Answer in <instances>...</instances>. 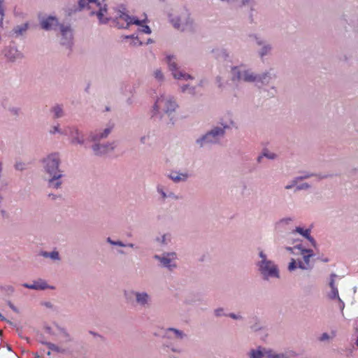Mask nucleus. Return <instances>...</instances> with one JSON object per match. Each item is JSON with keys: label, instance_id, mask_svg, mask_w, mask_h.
<instances>
[{"label": "nucleus", "instance_id": "nucleus-11", "mask_svg": "<svg viewBox=\"0 0 358 358\" xmlns=\"http://www.w3.org/2000/svg\"><path fill=\"white\" fill-rule=\"evenodd\" d=\"M153 258L157 260L161 266L173 271L177 267L176 260L177 259V254L175 252H164L162 255H155Z\"/></svg>", "mask_w": 358, "mask_h": 358}, {"label": "nucleus", "instance_id": "nucleus-2", "mask_svg": "<svg viewBox=\"0 0 358 358\" xmlns=\"http://www.w3.org/2000/svg\"><path fill=\"white\" fill-rule=\"evenodd\" d=\"M178 108L175 98L170 94H162L157 98L151 111L154 120L164 122L166 124L173 125L175 118L173 113Z\"/></svg>", "mask_w": 358, "mask_h": 358}, {"label": "nucleus", "instance_id": "nucleus-61", "mask_svg": "<svg viewBox=\"0 0 358 358\" xmlns=\"http://www.w3.org/2000/svg\"><path fill=\"white\" fill-rule=\"evenodd\" d=\"M306 239L310 243L311 245L315 248H317V244L313 236L310 234L306 238Z\"/></svg>", "mask_w": 358, "mask_h": 358}, {"label": "nucleus", "instance_id": "nucleus-18", "mask_svg": "<svg viewBox=\"0 0 358 358\" xmlns=\"http://www.w3.org/2000/svg\"><path fill=\"white\" fill-rule=\"evenodd\" d=\"M38 19L41 29L45 31L55 29V27H59V24H61L55 16H40Z\"/></svg>", "mask_w": 358, "mask_h": 358}, {"label": "nucleus", "instance_id": "nucleus-45", "mask_svg": "<svg viewBox=\"0 0 358 358\" xmlns=\"http://www.w3.org/2000/svg\"><path fill=\"white\" fill-rule=\"evenodd\" d=\"M8 110L11 115H15V116H19L21 113V108L19 107L13 106V107L8 108Z\"/></svg>", "mask_w": 358, "mask_h": 358}, {"label": "nucleus", "instance_id": "nucleus-22", "mask_svg": "<svg viewBox=\"0 0 358 358\" xmlns=\"http://www.w3.org/2000/svg\"><path fill=\"white\" fill-rule=\"evenodd\" d=\"M269 348H266L262 346H258L255 348L250 349L248 353V358H267V353Z\"/></svg>", "mask_w": 358, "mask_h": 358}, {"label": "nucleus", "instance_id": "nucleus-8", "mask_svg": "<svg viewBox=\"0 0 358 358\" xmlns=\"http://www.w3.org/2000/svg\"><path fill=\"white\" fill-rule=\"evenodd\" d=\"M249 38L255 42L256 45L259 48L257 50V55L262 60L266 56H269L272 54L273 50V46L271 43L265 40L258 34H250Z\"/></svg>", "mask_w": 358, "mask_h": 358}, {"label": "nucleus", "instance_id": "nucleus-20", "mask_svg": "<svg viewBox=\"0 0 358 358\" xmlns=\"http://www.w3.org/2000/svg\"><path fill=\"white\" fill-rule=\"evenodd\" d=\"M131 16L128 14L120 12L118 16L113 20L115 27L118 29H125L130 25L129 21H131Z\"/></svg>", "mask_w": 358, "mask_h": 358}, {"label": "nucleus", "instance_id": "nucleus-50", "mask_svg": "<svg viewBox=\"0 0 358 358\" xmlns=\"http://www.w3.org/2000/svg\"><path fill=\"white\" fill-rule=\"evenodd\" d=\"M96 6L99 7V10L97 12H101L103 15L107 13L108 7L106 3L102 5L100 2H97Z\"/></svg>", "mask_w": 358, "mask_h": 358}, {"label": "nucleus", "instance_id": "nucleus-16", "mask_svg": "<svg viewBox=\"0 0 358 358\" xmlns=\"http://www.w3.org/2000/svg\"><path fill=\"white\" fill-rule=\"evenodd\" d=\"M2 53L6 59L10 62H14L24 57L23 54L18 50L15 43L13 41L4 47Z\"/></svg>", "mask_w": 358, "mask_h": 358}, {"label": "nucleus", "instance_id": "nucleus-13", "mask_svg": "<svg viewBox=\"0 0 358 358\" xmlns=\"http://www.w3.org/2000/svg\"><path fill=\"white\" fill-rule=\"evenodd\" d=\"M61 34L60 44L66 48L71 49L73 44V30L70 25L59 24Z\"/></svg>", "mask_w": 358, "mask_h": 358}, {"label": "nucleus", "instance_id": "nucleus-53", "mask_svg": "<svg viewBox=\"0 0 358 358\" xmlns=\"http://www.w3.org/2000/svg\"><path fill=\"white\" fill-rule=\"evenodd\" d=\"M227 317L236 320H243V317L240 314H236L234 313H229L227 315Z\"/></svg>", "mask_w": 358, "mask_h": 358}, {"label": "nucleus", "instance_id": "nucleus-7", "mask_svg": "<svg viewBox=\"0 0 358 358\" xmlns=\"http://www.w3.org/2000/svg\"><path fill=\"white\" fill-rule=\"evenodd\" d=\"M168 18L173 27L178 30L185 31L194 25V20L187 10L180 15L169 13Z\"/></svg>", "mask_w": 358, "mask_h": 358}, {"label": "nucleus", "instance_id": "nucleus-30", "mask_svg": "<svg viewBox=\"0 0 358 358\" xmlns=\"http://www.w3.org/2000/svg\"><path fill=\"white\" fill-rule=\"evenodd\" d=\"M249 7V11L248 15V20L250 24H255V13L257 11L256 9V3L252 5L248 6Z\"/></svg>", "mask_w": 358, "mask_h": 358}, {"label": "nucleus", "instance_id": "nucleus-25", "mask_svg": "<svg viewBox=\"0 0 358 358\" xmlns=\"http://www.w3.org/2000/svg\"><path fill=\"white\" fill-rule=\"evenodd\" d=\"M29 28V23L25 22L20 25H17L13 27L12 32L15 37L17 38L19 36H23L28 29Z\"/></svg>", "mask_w": 358, "mask_h": 358}, {"label": "nucleus", "instance_id": "nucleus-21", "mask_svg": "<svg viewBox=\"0 0 358 358\" xmlns=\"http://www.w3.org/2000/svg\"><path fill=\"white\" fill-rule=\"evenodd\" d=\"M167 177L175 183L185 182L190 177V174L187 172H180L179 171H171Z\"/></svg>", "mask_w": 358, "mask_h": 358}, {"label": "nucleus", "instance_id": "nucleus-23", "mask_svg": "<svg viewBox=\"0 0 358 358\" xmlns=\"http://www.w3.org/2000/svg\"><path fill=\"white\" fill-rule=\"evenodd\" d=\"M64 176V173H59L57 176H49L47 180L48 187L49 188L58 189L61 188L62 185V178Z\"/></svg>", "mask_w": 358, "mask_h": 358}, {"label": "nucleus", "instance_id": "nucleus-12", "mask_svg": "<svg viewBox=\"0 0 358 358\" xmlns=\"http://www.w3.org/2000/svg\"><path fill=\"white\" fill-rule=\"evenodd\" d=\"M66 135L70 138L71 143L73 145H85L86 140L83 132L79 129L78 126L71 125L66 128Z\"/></svg>", "mask_w": 358, "mask_h": 358}, {"label": "nucleus", "instance_id": "nucleus-46", "mask_svg": "<svg viewBox=\"0 0 358 358\" xmlns=\"http://www.w3.org/2000/svg\"><path fill=\"white\" fill-rule=\"evenodd\" d=\"M214 315L217 317H220L222 316H227V313H224V309L223 308H217L214 310Z\"/></svg>", "mask_w": 358, "mask_h": 358}, {"label": "nucleus", "instance_id": "nucleus-52", "mask_svg": "<svg viewBox=\"0 0 358 358\" xmlns=\"http://www.w3.org/2000/svg\"><path fill=\"white\" fill-rule=\"evenodd\" d=\"M59 329L61 334L66 339V341H70L71 340L70 335L64 328L59 327Z\"/></svg>", "mask_w": 358, "mask_h": 358}, {"label": "nucleus", "instance_id": "nucleus-57", "mask_svg": "<svg viewBox=\"0 0 358 358\" xmlns=\"http://www.w3.org/2000/svg\"><path fill=\"white\" fill-rule=\"evenodd\" d=\"M297 268V263L294 259H292L288 266V270L292 271Z\"/></svg>", "mask_w": 358, "mask_h": 358}, {"label": "nucleus", "instance_id": "nucleus-43", "mask_svg": "<svg viewBox=\"0 0 358 358\" xmlns=\"http://www.w3.org/2000/svg\"><path fill=\"white\" fill-rule=\"evenodd\" d=\"M78 12H80V10H78V8L76 7V5H73V6H71V7H68L66 9V13L68 16H71L72 15H73Z\"/></svg>", "mask_w": 358, "mask_h": 358}, {"label": "nucleus", "instance_id": "nucleus-42", "mask_svg": "<svg viewBox=\"0 0 358 358\" xmlns=\"http://www.w3.org/2000/svg\"><path fill=\"white\" fill-rule=\"evenodd\" d=\"M78 6L76 7L78 8V10L81 11L83 9L85 8H88V2L87 0H78Z\"/></svg>", "mask_w": 358, "mask_h": 358}, {"label": "nucleus", "instance_id": "nucleus-14", "mask_svg": "<svg viewBox=\"0 0 358 358\" xmlns=\"http://www.w3.org/2000/svg\"><path fill=\"white\" fill-rule=\"evenodd\" d=\"M275 77V74H272L268 71L262 73H255L252 71L250 83H255L258 88H261L263 86L268 85L271 80Z\"/></svg>", "mask_w": 358, "mask_h": 358}, {"label": "nucleus", "instance_id": "nucleus-1", "mask_svg": "<svg viewBox=\"0 0 358 358\" xmlns=\"http://www.w3.org/2000/svg\"><path fill=\"white\" fill-rule=\"evenodd\" d=\"M235 125L231 118L227 120L220 117L215 124L213 125L206 133L201 135L195 141L199 148L220 144L226 136L227 132Z\"/></svg>", "mask_w": 358, "mask_h": 358}, {"label": "nucleus", "instance_id": "nucleus-51", "mask_svg": "<svg viewBox=\"0 0 358 358\" xmlns=\"http://www.w3.org/2000/svg\"><path fill=\"white\" fill-rule=\"evenodd\" d=\"M125 38H131V39H134V45H142V42L139 41L138 36H135L134 34H131V35H128V36H124Z\"/></svg>", "mask_w": 358, "mask_h": 358}, {"label": "nucleus", "instance_id": "nucleus-58", "mask_svg": "<svg viewBox=\"0 0 358 358\" xmlns=\"http://www.w3.org/2000/svg\"><path fill=\"white\" fill-rule=\"evenodd\" d=\"M0 217L1 218H8V212L3 208L2 203H0Z\"/></svg>", "mask_w": 358, "mask_h": 358}, {"label": "nucleus", "instance_id": "nucleus-33", "mask_svg": "<svg viewBox=\"0 0 358 358\" xmlns=\"http://www.w3.org/2000/svg\"><path fill=\"white\" fill-rule=\"evenodd\" d=\"M295 232L299 234L303 237L306 238L310 234L311 230L310 229H303L301 227H296L293 231V233Z\"/></svg>", "mask_w": 358, "mask_h": 358}, {"label": "nucleus", "instance_id": "nucleus-63", "mask_svg": "<svg viewBox=\"0 0 358 358\" xmlns=\"http://www.w3.org/2000/svg\"><path fill=\"white\" fill-rule=\"evenodd\" d=\"M292 221V217H285L280 220V223L282 224H289Z\"/></svg>", "mask_w": 358, "mask_h": 358}, {"label": "nucleus", "instance_id": "nucleus-3", "mask_svg": "<svg viewBox=\"0 0 358 358\" xmlns=\"http://www.w3.org/2000/svg\"><path fill=\"white\" fill-rule=\"evenodd\" d=\"M162 338L164 340L162 344L164 350L167 352L181 354L184 350L180 343L186 340L188 336L182 330L169 327L163 329Z\"/></svg>", "mask_w": 358, "mask_h": 358}, {"label": "nucleus", "instance_id": "nucleus-54", "mask_svg": "<svg viewBox=\"0 0 358 358\" xmlns=\"http://www.w3.org/2000/svg\"><path fill=\"white\" fill-rule=\"evenodd\" d=\"M139 31L147 34H150L151 33L150 27L146 24H142L140 26Z\"/></svg>", "mask_w": 358, "mask_h": 358}, {"label": "nucleus", "instance_id": "nucleus-26", "mask_svg": "<svg viewBox=\"0 0 358 358\" xmlns=\"http://www.w3.org/2000/svg\"><path fill=\"white\" fill-rule=\"evenodd\" d=\"M212 53L217 59L227 60L229 57V53L225 48H215Z\"/></svg>", "mask_w": 358, "mask_h": 358}, {"label": "nucleus", "instance_id": "nucleus-40", "mask_svg": "<svg viewBox=\"0 0 358 358\" xmlns=\"http://www.w3.org/2000/svg\"><path fill=\"white\" fill-rule=\"evenodd\" d=\"M262 156L268 159H275L277 157L276 154L269 152L268 150H264L262 152Z\"/></svg>", "mask_w": 358, "mask_h": 358}, {"label": "nucleus", "instance_id": "nucleus-29", "mask_svg": "<svg viewBox=\"0 0 358 358\" xmlns=\"http://www.w3.org/2000/svg\"><path fill=\"white\" fill-rule=\"evenodd\" d=\"M39 255L41 257H43L45 258H50L52 260H54V261H59L60 260L59 254L56 250H53L52 252L41 251L39 252Z\"/></svg>", "mask_w": 358, "mask_h": 358}, {"label": "nucleus", "instance_id": "nucleus-19", "mask_svg": "<svg viewBox=\"0 0 358 358\" xmlns=\"http://www.w3.org/2000/svg\"><path fill=\"white\" fill-rule=\"evenodd\" d=\"M22 286L25 288L34 290H45L46 289H54L53 286H50L47 283V282L42 278H38L36 280H34L32 284L23 283Z\"/></svg>", "mask_w": 358, "mask_h": 358}, {"label": "nucleus", "instance_id": "nucleus-48", "mask_svg": "<svg viewBox=\"0 0 358 358\" xmlns=\"http://www.w3.org/2000/svg\"><path fill=\"white\" fill-rule=\"evenodd\" d=\"M255 3V0H239V6L246 7Z\"/></svg>", "mask_w": 358, "mask_h": 358}, {"label": "nucleus", "instance_id": "nucleus-47", "mask_svg": "<svg viewBox=\"0 0 358 358\" xmlns=\"http://www.w3.org/2000/svg\"><path fill=\"white\" fill-rule=\"evenodd\" d=\"M298 182V179H296V177H294L287 185H285V189H291L295 187Z\"/></svg>", "mask_w": 358, "mask_h": 358}, {"label": "nucleus", "instance_id": "nucleus-55", "mask_svg": "<svg viewBox=\"0 0 358 358\" xmlns=\"http://www.w3.org/2000/svg\"><path fill=\"white\" fill-rule=\"evenodd\" d=\"M297 267L302 270H310L313 268L312 266H307L304 262L301 261L298 262Z\"/></svg>", "mask_w": 358, "mask_h": 358}, {"label": "nucleus", "instance_id": "nucleus-39", "mask_svg": "<svg viewBox=\"0 0 358 358\" xmlns=\"http://www.w3.org/2000/svg\"><path fill=\"white\" fill-rule=\"evenodd\" d=\"M107 243L112 245L125 247V243L120 241H113L111 238L108 237L106 239Z\"/></svg>", "mask_w": 358, "mask_h": 358}, {"label": "nucleus", "instance_id": "nucleus-49", "mask_svg": "<svg viewBox=\"0 0 358 358\" xmlns=\"http://www.w3.org/2000/svg\"><path fill=\"white\" fill-rule=\"evenodd\" d=\"M310 188V185L307 182H303L296 186L295 191L306 190Z\"/></svg>", "mask_w": 358, "mask_h": 358}, {"label": "nucleus", "instance_id": "nucleus-59", "mask_svg": "<svg viewBox=\"0 0 358 358\" xmlns=\"http://www.w3.org/2000/svg\"><path fill=\"white\" fill-rule=\"evenodd\" d=\"M0 217L1 218H8V212L3 208L2 203H0Z\"/></svg>", "mask_w": 358, "mask_h": 358}, {"label": "nucleus", "instance_id": "nucleus-15", "mask_svg": "<svg viewBox=\"0 0 358 358\" xmlns=\"http://www.w3.org/2000/svg\"><path fill=\"white\" fill-rule=\"evenodd\" d=\"M114 128V124H108L103 129H96L91 131L89 134V141L93 143H99L101 140L106 139L110 134Z\"/></svg>", "mask_w": 358, "mask_h": 358}, {"label": "nucleus", "instance_id": "nucleus-32", "mask_svg": "<svg viewBox=\"0 0 358 358\" xmlns=\"http://www.w3.org/2000/svg\"><path fill=\"white\" fill-rule=\"evenodd\" d=\"M90 15H96L100 24H106L109 22L110 19V17H104V15L101 12L92 11Z\"/></svg>", "mask_w": 358, "mask_h": 358}, {"label": "nucleus", "instance_id": "nucleus-37", "mask_svg": "<svg viewBox=\"0 0 358 358\" xmlns=\"http://www.w3.org/2000/svg\"><path fill=\"white\" fill-rule=\"evenodd\" d=\"M14 168L17 171H23L27 169V164L22 162H16L14 164Z\"/></svg>", "mask_w": 358, "mask_h": 358}, {"label": "nucleus", "instance_id": "nucleus-56", "mask_svg": "<svg viewBox=\"0 0 358 358\" xmlns=\"http://www.w3.org/2000/svg\"><path fill=\"white\" fill-rule=\"evenodd\" d=\"M336 277H337V275L335 273H331L330 275L329 286H330L331 289L337 288V287L335 285V278Z\"/></svg>", "mask_w": 358, "mask_h": 358}, {"label": "nucleus", "instance_id": "nucleus-36", "mask_svg": "<svg viewBox=\"0 0 358 358\" xmlns=\"http://www.w3.org/2000/svg\"><path fill=\"white\" fill-rule=\"evenodd\" d=\"M154 77L158 82H163L164 80V76L159 69L154 71Z\"/></svg>", "mask_w": 358, "mask_h": 358}, {"label": "nucleus", "instance_id": "nucleus-28", "mask_svg": "<svg viewBox=\"0 0 358 358\" xmlns=\"http://www.w3.org/2000/svg\"><path fill=\"white\" fill-rule=\"evenodd\" d=\"M155 241L160 245H167L171 241V234L169 233L164 234L161 236H157L155 238Z\"/></svg>", "mask_w": 358, "mask_h": 358}, {"label": "nucleus", "instance_id": "nucleus-6", "mask_svg": "<svg viewBox=\"0 0 358 358\" xmlns=\"http://www.w3.org/2000/svg\"><path fill=\"white\" fill-rule=\"evenodd\" d=\"M165 62L168 66L169 70L171 73L173 78L178 80H194V78L189 73L181 70L177 64L176 55L169 54L166 55Z\"/></svg>", "mask_w": 358, "mask_h": 358}, {"label": "nucleus", "instance_id": "nucleus-60", "mask_svg": "<svg viewBox=\"0 0 358 358\" xmlns=\"http://www.w3.org/2000/svg\"><path fill=\"white\" fill-rule=\"evenodd\" d=\"M144 20H140L134 17H131V21H129L130 24H136L138 26H141Z\"/></svg>", "mask_w": 358, "mask_h": 358}, {"label": "nucleus", "instance_id": "nucleus-64", "mask_svg": "<svg viewBox=\"0 0 358 358\" xmlns=\"http://www.w3.org/2000/svg\"><path fill=\"white\" fill-rule=\"evenodd\" d=\"M191 85L189 84H185L180 87V90L181 92L185 93V92L188 91Z\"/></svg>", "mask_w": 358, "mask_h": 358}, {"label": "nucleus", "instance_id": "nucleus-17", "mask_svg": "<svg viewBox=\"0 0 358 358\" xmlns=\"http://www.w3.org/2000/svg\"><path fill=\"white\" fill-rule=\"evenodd\" d=\"M91 148L94 155L101 157L113 151L116 148V143L115 141L105 143H101L99 142L93 143Z\"/></svg>", "mask_w": 358, "mask_h": 358}, {"label": "nucleus", "instance_id": "nucleus-41", "mask_svg": "<svg viewBox=\"0 0 358 358\" xmlns=\"http://www.w3.org/2000/svg\"><path fill=\"white\" fill-rule=\"evenodd\" d=\"M50 134H66V133H64L59 128V124H57V125H54L51 127L50 130Z\"/></svg>", "mask_w": 358, "mask_h": 358}, {"label": "nucleus", "instance_id": "nucleus-31", "mask_svg": "<svg viewBox=\"0 0 358 358\" xmlns=\"http://www.w3.org/2000/svg\"><path fill=\"white\" fill-rule=\"evenodd\" d=\"M157 192L161 196V199L165 201L167 199L169 189L164 185L158 184L156 187Z\"/></svg>", "mask_w": 358, "mask_h": 358}, {"label": "nucleus", "instance_id": "nucleus-5", "mask_svg": "<svg viewBox=\"0 0 358 358\" xmlns=\"http://www.w3.org/2000/svg\"><path fill=\"white\" fill-rule=\"evenodd\" d=\"M41 163L44 172L49 176L64 173L60 169L62 161L58 152L48 155L41 160Z\"/></svg>", "mask_w": 358, "mask_h": 358}, {"label": "nucleus", "instance_id": "nucleus-44", "mask_svg": "<svg viewBox=\"0 0 358 358\" xmlns=\"http://www.w3.org/2000/svg\"><path fill=\"white\" fill-rule=\"evenodd\" d=\"M150 138H151L150 133L148 132L146 134L142 136L140 138V142L141 144H143V145L148 144Z\"/></svg>", "mask_w": 358, "mask_h": 358}, {"label": "nucleus", "instance_id": "nucleus-9", "mask_svg": "<svg viewBox=\"0 0 358 358\" xmlns=\"http://www.w3.org/2000/svg\"><path fill=\"white\" fill-rule=\"evenodd\" d=\"M124 296L128 301L131 296H134L136 304L142 308H148L152 303V296L145 291H124Z\"/></svg>", "mask_w": 358, "mask_h": 358}, {"label": "nucleus", "instance_id": "nucleus-24", "mask_svg": "<svg viewBox=\"0 0 358 358\" xmlns=\"http://www.w3.org/2000/svg\"><path fill=\"white\" fill-rule=\"evenodd\" d=\"M50 113L52 115L53 119H59L64 116L65 113L64 110L63 104L56 103L52 106L50 109Z\"/></svg>", "mask_w": 358, "mask_h": 358}, {"label": "nucleus", "instance_id": "nucleus-4", "mask_svg": "<svg viewBox=\"0 0 358 358\" xmlns=\"http://www.w3.org/2000/svg\"><path fill=\"white\" fill-rule=\"evenodd\" d=\"M259 257L261 259L256 262V266L262 278L264 280L279 278L280 271L277 264L273 261L268 259L263 250L259 251Z\"/></svg>", "mask_w": 358, "mask_h": 358}, {"label": "nucleus", "instance_id": "nucleus-27", "mask_svg": "<svg viewBox=\"0 0 358 358\" xmlns=\"http://www.w3.org/2000/svg\"><path fill=\"white\" fill-rule=\"evenodd\" d=\"M250 328L253 331H258L262 329L259 318L257 316H252L249 318Z\"/></svg>", "mask_w": 358, "mask_h": 358}, {"label": "nucleus", "instance_id": "nucleus-35", "mask_svg": "<svg viewBox=\"0 0 358 358\" xmlns=\"http://www.w3.org/2000/svg\"><path fill=\"white\" fill-rule=\"evenodd\" d=\"M315 176V173H314L301 172L300 176H296V179H298L299 182H300L303 180L313 177Z\"/></svg>", "mask_w": 358, "mask_h": 358}, {"label": "nucleus", "instance_id": "nucleus-38", "mask_svg": "<svg viewBox=\"0 0 358 358\" xmlns=\"http://www.w3.org/2000/svg\"><path fill=\"white\" fill-rule=\"evenodd\" d=\"M328 296L330 299H338L339 294H338V288H333L331 289V292L329 293Z\"/></svg>", "mask_w": 358, "mask_h": 358}, {"label": "nucleus", "instance_id": "nucleus-62", "mask_svg": "<svg viewBox=\"0 0 358 358\" xmlns=\"http://www.w3.org/2000/svg\"><path fill=\"white\" fill-rule=\"evenodd\" d=\"M310 257H312V255H303V262L307 266H310Z\"/></svg>", "mask_w": 358, "mask_h": 358}, {"label": "nucleus", "instance_id": "nucleus-10", "mask_svg": "<svg viewBox=\"0 0 358 358\" xmlns=\"http://www.w3.org/2000/svg\"><path fill=\"white\" fill-rule=\"evenodd\" d=\"M231 80L233 82L243 81L250 83L252 71L243 64L234 66L231 68Z\"/></svg>", "mask_w": 358, "mask_h": 358}, {"label": "nucleus", "instance_id": "nucleus-34", "mask_svg": "<svg viewBox=\"0 0 358 358\" xmlns=\"http://www.w3.org/2000/svg\"><path fill=\"white\" fill-rule=\"evenodd\" d=\"M42 343L45 345L50 350H52L57 353H64L65 352V350L58 347L54 343L50 342H42Z\"/></svg>", "mask_w": 358, "mask_h": 358}]
</instances>
